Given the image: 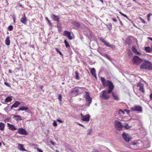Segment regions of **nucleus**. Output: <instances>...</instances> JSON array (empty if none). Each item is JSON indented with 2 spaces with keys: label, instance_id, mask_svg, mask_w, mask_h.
I'll use <instances>...</instances> for the list:
<instances>
[{
  "label": "nucleus",
  "instance_id": "412c9836",
  "mask_svg": "<svg viewBox=\"0 0 152 152\" xmlns=\"http://www.w3.org/2000/svg\"><path fill=\"white\" fill-rule=\"evenodd\" d=\"M104 44L106 46L108 47L111 48H115V46L114 45H111L108 42H107L106 41L105 42V43H104Z\"/></svg>",
  "mask_w": 152,
  "mask_h": 152
},
{
  "label": "nucleus",
  "instance_id": "2eb2a0df",
  "mask_svg": "<svg viewBox=\"0 0 152 152\" xmlns=\"http://www.w3.org/2000/svg\"><path fill=\"white\" fill-rule=\"evenodd\" d=\"M112 93L113 98L115 100L117 101H118L120 100L119 96L118 95L114 94V93L112 91Z\"/></svg>",
  "mask_w": 152,
  "mask_h": 152
},
{
  "label": "nucleus",
  "instance_id": "6e6d98bb",
  "mask_svg": "<svg viewBox=\"0 0 152 152\" xmlns=\"http://www.w3.org/2000/svg\"><path fill=\"white\" fill-rule=\"evenodd\" d=\"M50 142L53 145H55V143L53 142L52 141H50Z\"/></svg>",
  "mask_w": 152,
  "mask_h": 152
},
{
  "label": "nucleus",
  "instance_id": "7c9ffc66",
  "mask_svg": "<svg viewBox=\"0 0 152 152\" xmlns=\"http://www.w3.org/2000/svg\"><path fill=\"white\" fill-rule=\"evenodd\" d=\"M103 56H104L105 57L107 58L109 60H111V58L110 56L107 55L106 54H104L103 55H102Z\"/></svg>",
  "mask_w": 152,
  "mask_h": 152
},
{
  "label": "nucleus",
  "instance_id": "473e14b6",
  "mask_svg": "<svg viewBox=\"0 0 152 152\" xmlns=\"http://www.w3.org/2000/svg\"><path fill=\"white\" fill-rule=\"evenodd\" d=\"M14 117L15 118H17L18 119V120H22V119L21 118V117L19 115H15L14 116Z\"/></svg>",
  "mask_w": 152,
  "mask_h": 152
},
{
  "label": "nucleus",
  "instance_id": "864d4df0",
  "mask_svg": "<svg viewBox=\"0 0 152 152\" xmlns=\"http://www.w3.org/2000/svg\"><path fill=\"white\" fill-rule=\"evenodd\" d=\"M92 152H99V151L97 150H94L92 151Z\"/></svg>",
  "mask_w": 152,
  "mask_h": 152
},
{
  "label": "nucleus",
  "instance_id": "f704fd0d",
  "mask_svg": "<svg viewBox=\"0 0 152 152\" xmlns=\"http://www.w3.org/2000/svg\"><path fill=\"white\" fill-rule=\"evenodd\" d=\"M75 74L76 75L75 78L77 80H79V73L77 72H75Z\"/></svg>",
  "mask_w": 152,
  "mask_h": 152
},
{
  "label": "nucleus",
  "instance_id": "39448f33",
  "mask_svg": "<svg viewBox=\"0 0 152 152\" xmlns=\"http://www.w3.org/2000/svg\"><path fill=\"white\" fill-rule=\"evenodd\" d=\"M114 123L115 128L117 130L120 131L122 129L123 126L120 121L117 120H115V121Z\"/></svg>",
  "mask_w": 152,
  "mask_h": 152
},
{
  "label": "nucleus",
  "instance_id": "a211bd4d",
  "mask_svg": "<svg viewBox=\"0 0 152 152\" xmlns=\"http://www.w3.org/2000/svg\"><path fill=\"white\" fill-rule=\"evenodd\" d=\"M18 148L19 150L22 151H26L24 148L23 145L20 144H18Z\"/></svg>",
  "mask_w": 152,
  "mask_h": 152
},
{
  "label": "nucleus",
  "instance_id": "7ed1b4c3",
  "mask_svg": "<svg viewBox=\"0 0 152 152\" xmlns=\"http://www.w3.org/2000/svg\"><path fill=\"white\" fill-rule=\"evenodd\" d=\"M85 92L86 94L84 96V98L86 100V105L89 106L92 102V99L90 97L89 92L86 91Z\"/></svg>",
  "mask_w": 152,
  "mask_h": 152
},
{
  "label": "nucleus",
  "instance_id": "ea45409f",
  "mask_svg": "<svg viewBox=\"0 0 152 152\" xmlns=\"http://www.w3.org/2000/svg\"><path fill=\"white\" fill-rule=\"evenodd\" d=\"M124 128L126 129H128L130 128V127L128 124H126L125 125Z\"/></svg>",
  "mask_w": 152,
  "mask_h": 152
},
{
  "label": "nucleus",
  "instance_id": "58836bf2",
  "mask_svg": "<svg viewBox=\"0 0 152 152\" xmlns=\"http://www.w3.org/2000/svg\"><path fill=\"white\" fill-rule=\"evenodd\" d=\"M119 13L124 17L126 18L127 19L128 18V17L126 15L122 13L121 12H120Z\"/></svg>",
  "mask_w": 152,
  "mask_h": 152
},
{
  "label": "nucleus",
  "instance_id": "1a4fd4ad",
  "mask_svg": "<svg viewBox=\"0 0 152 152\" xmlns=\"http://www.w3.org/2000/svg\"><path fill=\"white\" fill-rule=\"evenodd\" d=\"M18 133L22 135H26L28 134L26 130L22 128H20L18 129Z\"/></svg>",
  "mask_w": 152,
  "mask_h": 152
},
{
  "label": "nucleus",
  "instance_id": "c756f323",
  "mask_svg": "<svg viewBox=\"0 0 152 152\" xmlns=\"http://www.w3.org/2000/svg\"><path fill=\"white\" fill-rule=\"evenodd\" d=\"M92 129H90L88 130L87 132V134L88 135H90L92 133Z\"/></svg>",
  "mask_w": 152,
  "mask_h": 152
},
{
  "label": "nucleus",
  "instance_id": "72a5a7b5",
  "mask_svg": "<svg viewBox=\"0 0 152 152\" xmlns=\"http://www.w3.org/2000/svg\"><path fill=\"white\" fill-rule=\"evenodd\" d=\"M99 39L100 41H101L104 44L106 42V41L102 37L99 38Z\"/></svg>",
  "mask_w": 152,
  "mask_h": 152
},
{
  "label": "nucleus",
  "instance_id": "f3484780",
  "mask_svg": "<svg viewBox=\"0 0 152 152\" xmlns=\"http://www.w3.org/2000/svg\"><path fill=\"white\" fill-rule=\"evenodd\" d=\"M20 104V102L18 101H16L11 106V108L12 109L13 108H16Z\"/></svg>",
  "mask_w": 152,
  "mask_h": 152
},
{
  "label": "nucleus",
  "instance_id": "c85d7f7f",
  "mask_svg": "<svg viewBox=\"0 0 152 152\" xmlns=\"http://www.w3.org/2000/svg\"><path fill=\"white\" fill-rule=\"evenodd\" d=\"M131 40L129 38H128L126 39V44L128 45H130L131 44Z\"/></svg>",
  "mask_w": 152,
  "mask_h": 152
},
{
  "label": "nucleus",
  "instance_id": "09e8293b",
  "mask_svg": "<svg viewBox=\"0 0 152 152\" xmlns=\"http://www.w3.org/2000/svg\"><path fill=\"white\" fill-rule=\"evenodd\" d=\"M57 121L60 123H63V121L60 119H57Z\"/></svg>",
  "mask_w": 152,
  "mask_h": 152
},
{
  "label": "nucleus",
  "instance_id": "69168bd1",
  "mask_svg": "<svg viewBox=\"0 0 152 152\" xmlns=\"http://www.w3.org/2000/svg\"><path fill=\"white\" fill-rule=\"evenodd\" d=\"M19 5H20V6H21V7H23V5H21V4H20Z\"/></svg>",
  "mask_w": 152,
  "mask_h": 152
},
{
  "label": "nucleus",
  "instance_id": "dca6fc26",
  "mask_svg": "<svg viewBox=\"0 0 152 152\" xmlns=\"http://www.w3.org/2000/svg\"><path fill=\"white\" fill-rule=\"evenodd\" d=\"M9 129L12 130H15L17 129L13 125L7 123Z\"/></svg>",
  "mask_w": 152,
  "mask_h": 152
},
{
  "label": "nucleus",
  "instance_id": "c03bdc74",
  "mask_svg": "<svg viewBox=\"0 0 152 152\" xmlns=\"http://www.w3.org/2000/svg\"><path fill=\"white\" fill-rule=\"evenodd\" d=\"M4 84L6 86H7L10 87V85L9 83H7L6 82H5L4 83Z\"/></svg>",
  "mask_w": 152,
  "mask_h": 152
},
{
  "label": "nucleus",
  "instance_id": "393cba45",
  "mask_svg": "<svg viewBox=\"0 0 152 152\" xmlns=\"http://www.w3.org/2000/svg\"><path fill=\"white\" fill-rule=\"evenodd\" d=\"M145 50L146 52L150 53L152 51V49L149 47H145Z\"/></svg>",
  "mask_w": 152,
  "mask_h": 152
},
{
  "label": "nucleus",
  "instance_id": "bb28decb",
  "mask_svg": "<svg viewBox=\"0 0 152 152\" xmlns=\"http://www.w3.org/2000/svg\"><path fill=\"white\" fill-rule=\"evenodd\" d=\"M73 24L74 25H75L77 27H79L80 26V23H79L77 22L74 21L73 22Z\"/></svg>",
  "mask_w": 152,
  "mask_h": 152
},
{
  "label": "nucleus",
  "instance_id": "bf43d9fd",
  "mask_svg": "<svg viewBox=\"0 0 152 152\" xmlns=\"http://www.w3.org/2000/svg\"><path fill=\"white\" fill-rule=\"evenodd\" d=\"M150 98L152 99V94H151L150 96Z\"/></svg>",
  "mask_w": 152,
  "mask_h": 152
},
{
  "label": "nucleus",
  "instance_id": "4468645a",
  "mask_svg": "<svg viewBox=\"0 0 152 152\" xmlns=\"http://www.w3.org/2000/svg\"><path fill=\"white\" fill-rule=\"evenodd\" d=\"M51 17L54 20L58 22L59 21V18L58 16H56L54 14H52L51 15Z\"/></svg>",
  "mask_w": 152,
  "mask_h": 152
},
{
  "label": "nucleus",
  "instance_id": "a878e982",
  "mask_svg": "<svg viewBox=\"0 0 152 152\" xmlns=\"http://www.w3.org/2000/svg\"><path fill=\"white\" fill-rule=\"evenodd\" d=\"M4 124L2 123H0V129L1 131H3L4 130Z\"/></svg>",
  "mask_w": 152,
  "mask_h": 152
},
{
  "label": "nucleus",
  "instance_id": "e2e57ef3",
  "mask_svg": "<svg viewBox=\"0 0 152 152\" xmlns=\"http://www.w3.org/2000/svg\"><path fill=\"white\" fill-rule=\"evenodd\" d=\"M45 19L46 20H48H48H49L47 17H46L45 18Z\"/></svg>",
  "mask_w": 152,
  "mask_h": 152
},
{
  "label": "nucleus",
  "instance_id": "aec40b11",
  "mask_svg": "<svg viewBox=\"0 0 152 152\" xmlns=\"http://www.w3.org/2000/svg\"><path fill=\"white\" fill-rule=\"evenodd\" d=\"M91 72L94 77L96 78V71L95 69L94 68H92L91 70Z\"/></svg>",
  "mask_w": 152,
  "mask_h": 152
},
{
  "label": "nucleus",
  "instance_id": "0e129e2a",
  "mask_svg": "<svg viewBox=\"0 0 152 152\" xmlns=\"http://www.w3.org/2000/svg\"><path fill=\"white\" fill-rule=\"evenodd\" d=\"M9 73H12L11 70H10V69H9Z\"/></svg>",
  "mask_w": 152,
  "mask_h": 152
},
{
  "label": "nucleus",
  "instance_id": "20e7f679",
  "mask_svg": "<svg viewBox=\"0 0 152 152\" xmlns=\"http://www.w3.org/2000/svg\"><path fill=\"white\" fill-rule=\"evenodd\" d=\"M144 60L142 58H140L138 56H135L133 58L132 61L134 64L138 65L143 62Z\"/></svg>",
  "mask_w": 152,
  "mask_h": 152
},
{
  "label": "nucleus",
  "instance_id": "c9c22d12",
  "mask_svg": "<svg viewBox=\"0 0 152 152\" xmlns=\"http://www.w3.org/2000/svg\"><path fill=\"white\" fill-rule=\"evenodd\" d=\"M107 26L109 30H111L112 29V25L111 23H109L107 25Z\"/></svg>",
  "mask_w": 152,
  "mask_h": 152
},
{
  "label": "nucleus",
  "instance_id": "8fccbe9b",
  "mask_svg": "<svg viewBox=\"0 0 152 152\" xmlns=\"http://www.w3.org/2000/svg\"><path fill=\"white\" fill-rule=\"evenodd\" d=\"M112 19L114 22H116L117 21V20L115 18H112Z\"/></svg>",
  "mask_w": 152,
  "mask_h": 152
},
{
  "label": "nucleus",
  "instance_id": "9d476101",
  "mask_svg": "<svg viewBox=\"0 0 152 152\" xmlns=\"http://www.w3.org/2000/svg\"><path fill=\"white\" fill-rule=\"evenodd\" d=\"M122 137L124 140L127 142H129L130 140L129 135L124 132L122 135Z\"/></svg>",
  "mask_w": 152,
  "mask_h": 152
},
{
  "label": "nucleus",
  "instance_id": "f257e3e1",
  "mask_svg": "<svg viewBox=\"0 0 152 152\" xmlns=\"http://www.w3.org/2000/svg\"><path fill=\"white\" fill-rule=\"evenodd\" d=\"M100 80L104 86H108V89L106 91H102L100 94V97L104 100H107L110 98L109 94L112 93L114 88V86L113 83L108 80H106L104 78L101 77Z\"/></svg>",
  "mask_w": 152,
  "mask_h": 152
},
{
  "label": "nucleus",
  "instance_id": "680f3d73",
  "mask_svg": "<svg viewBox=\"0 0 152 152\" xmlns=\"http://www.w3.org/2000/svg\"><path fill=\"white\" fill-rule=\"evenodd\" d=\"M79 124V125H80V126H82V127H84V126H83V125H82V124Z\"/></svg>",
  "mask_w": 152,
  "mask_h": 152
},
{
  "label": "nucleus",
  "instance_id": "4be33fe9",
  "mask_svg": "<svg viewBox=\"0 0 152 152\" xmlns=\"http://www.w3.org/2000/svg\"><path fill=\"white\" fill-rule=\"evenodd\" d=\"M132 51L135 53L137 55H141V54L138 52L134 47H132Z\"/></svg>",
  "mask_w": 152,
  "mask_h": 152
},
{
  "label": "nucleus",
  "instance_id": "ddd939ff",
  "mask_svg": "<svg viewBox=\"0 0 152 152\" xmlns=\"http://www.w3.org/2000/svg\"><path fill=\"white\" fill-rule=\"evenodd\" d=\"M137 86L139 87V90L142 93L144 92V89L143 88V85L140 83H138L137 84Z\"/></svg>",
  "mask_w": 152,
  "mask_h": 152
},
{
  "label": "nucleus",
  "instance_id": "6ab92c4d",
  "mask_svg": "<svg viewBox=\"0 0 152 152\" xmlns=\"http://www.w3.org/2000/svg\"><path fill=\"white\" fill-rule=\"evenodd\" d=\"M20 21L24 24H26L27 23V19L24 15V17H22L21 18Z\"/></svg>",
  "mask_w": 152,
  "mask_h": 152
},
{
  "label": "nucleus",
  "instance_id": "2f4dec72",
  "mask_svg": "<svg viewBox=\"0 0 152 152\" xmlns=\"http://www.w3.org/2000/svg\"><path fill=\"white\" fill-rule=\"evenodd\" d=\"M64 42L65 46L66 48H68L69 47H70V46L69 45V44L67 43V42L66 40H64Z\"/></svg>",
  "mask_w": 152,
  "mask_h": 152
},
{
  "label": "nucleus",
  "instance_id": "49530a36",
  "mask_svg": "<svg viewBox=\"0 0 152 152\" xmlns=\"http://www.w3.org/2000/svg\"><path fill=\"white\" fill-rule=\"evenodd\" d=\"M53 126H57V124L56 122L55 121H54V122L53 123Z\"/></svg>",
  "mask_w": 152,
  "mask_h": 152
},
{
  "label": "nucleus",
  "instance_id": "cd10ccee",
  "mask_svg": "<svg viewBox=\"0 0 152 152\" xmlns=\"http://www.w3.org/2000/svg\"><path fill=\"white\" fill-rule=\"evenodd\" d=\"M12 100V99L11 97H7L5 99V102H10Z\"/></svg>",
  "mask_w": 152,
  "mask_h": 152
},
{
  "label": "nucleus",
  "instance_id": "e433bc0d",
  "mask_svg": "<svg viewBox=\"0 0 152 152\" xmlns=\"http://www.w3.org/2000/svg\"><path fill=\"white\" fill-rule=\"evenodd\" d=\"M128 55L129 56H131L132 55V51L130 50H128Z\"/></svg>",
  "mask_w": 152,
  "mask_h": 152
},
{
  "label": "nucleus",
  "instance_id": "338daca9",
  "mask_svg": "<svg viewBox=\"0 0 152 152\" xmlns=\"http://www.w3.org/2000/svg\"><path fill=\"white\" fill-rule=\"evenodd\" d=\"M99 0L102 3L103 2V0Z\"/></svg>",
  "mask_w": 152,
  "mask_h": 152
},
{
  "label": "nucleus",
  "instance_id": "b1692460",
  "mask_svg": "<svg viewBox=\"0 0 152 152\" xmlns=\"http://www.w3.org/2000/svg\"><path fill=\"white\" fill-rule=\"evenodd\" d=\"M28 110V108L25 106H22L20 107L19 109H18V110L19 111L20 110L23 111L26 110Z\"/></svg>",
  "mask_w": 152,
  "mask_h": 152
},
{
  "label": "nucleus",
  "instance_id": "4d7b16f0",
  "mask_svg": "<svg viewBox=\"0 0 152 152\" xmlns=\"http://www.w3.org/2000/svg\"><path fill=\"white\" fill-rule=\"evenodd\" d=\"M5 1L6 2V3H7V5H8V4H9V3H8V1H7V0H5Z\"/></svg>",
  "mask_w": 152,
  "mask_h": 152
},
{
  "label": "nucleus",
  "instance_id": "a19ab883",
  "mask_svg": "<svg viewBox=\"0 0 152 152\" xmlns=\"http://www.w3.org/2000/svg\"><path fill=\"white\" fill-rule=\"evenodd\" d=\"M58 99L60 100V101H61L62 100V96L61 94L58 95Z\"/></svg>",
  "mask_w": 152,
  "mask_h": 152
},
{
  "label": "nucleus",
  "instance_id": "de8ad7c7",
  "mask_svg": "<svg viewBox=\"0 0 152 152\" xmlns=\"http://www.w3.org/2000/svg\"><path fill=\"white\" fill-rule=\"evenodd\" d=\"M48 22L49 24V25L50 26H52V23H51L50 21V20H48Z\"/></svg>",
  "mask_w": 152,
  "mask_h": 152
},
{
  "label": "nucleus",
  "instance_id": "37998d69",
  "mask_svg": "<svg viewBox=\"0 0 152 152\" xmlns=\"http://www.w3.org/2000/svg\"><path fill=\"white\" fill-rule=\"evenodd\" d=\"M13 26H12V25L8 27V28L10 31L12 30L13 29Z\"/></svg>",
  "mask_w": 152,
  "mask_h": 152
},
{
  "label": "nucleus",
  "instance_id": "3c124183",
  "mask_svg": "<svg viewBox=\"0 0 152 152\" xmlns=\"http://www.w3.org/2000/svg\"><path fill=\"white\" fill-rule=\"evenodd\" d=\"M12 18H13V20L14 22L15 23V19H16L15 17V16H13L12 17Z\"/></svg>",
  "mask_w": 152,
  "mask_h": 152
},
{
  "label": "nucleus",
  "instance_id": "603ef678",
  "mask_svg": "<svg viewBox=\"0 0 152 152\" xmlns=\"http://www.w3.org/2000/svg\"><path fill=\"white\" fill-rule=\"evenodd\" d=\"M56 50L58 52V53H59V52H60V51L58 49V48H56Z\"/></svg>",
  "mask_w": 152,
  "mask_h": 152
},
{
  "label": "nucleus",
  "instance_id": "f03ea898",
  "mask_svg": "<svg viewBox=\"0 0 152 152\" xmlns=\"http://www.w3.org/2000/svg\"><path fill=\"white\" fill-rule=\"evenodd\" d=\"M143 62L140 66L141 69H152V64L148 60H144Z\"/></svg>",
  "mask_w": 152,
  "mask_h": 152
},
{
  "label": "nucleus",
  "instance_id": "5701e85b",
  "mask_svg": "<svg viewBox=\"0 0 152 152\" xmlns=\"http://www.w3.org/2000/svg\"><path fill=\"white\" fill-rule=\"evenodd\" d=\"M10 44V40L9 37L8 36L7 37L6 39L5 40V44L7 45H9Z\"/></svg>",
  "mask_w": 152,
  "mask_h": 152
},
{
  "label": "nucleus",
  "instance_id": "6e6552de",
  "mask_svg": "<svg viewBox=\"0 0 152 152\" xmlns=\"http://www.w3.org/2000/svg\"><path fill=\"white\" fill-rule=\"evenodd\" d=\"M79 92V89L77 88H75L71 91V93L72 94L73 96H75L78 95Z\"/></svg>",
  "mask_w": 152,
  "mask_h": 152
},
{
  "label": "nucleus",
  "instance_id": "5fc2aeb1",
  "mask_svg": "<svg viewBox=\"0 0 152 152\" xmlns=\"http://www.w3.org/2000/svg\"><path fill=\"white\" fill-rule=\"evenodd\" d=\"M124 111L126 112L127 113H128L129 112V110H124Z\"/></svg>",
  "mask_w": 152,
  "mask_h": 152
},
{
  "label": "nucleus",
  "instance_id": "9b49d317",
  "mask_svg": "<svg viewBox=\"0 0 152 152\" xmlns=\"http://www.w3.org/2000/svg\"><path fill=\"white\" fill-rule=\"evenodd\" d=\"M71 35V33L69 31H65L64 32V35L67 37L69 40H72V37Z\"/></svg>",
  "mask_w": 152,
  "mask_h": 152
},
{
  "label": "nucleus",
  "instance_id": "13d9d810",
  "mask_svg": "<svg viewBox=\"0 0 152 152\" xmlns=\"http://www.w3.org/2000/svg\"><path fill=\"white\" fill-rule=\"evenodd\" d=\"M148 39L152 41V38L151 37H148Z\"/></svg>",
  "mask_w": 152,
  "mask_h": 152
},
{
  "label": "nucleus",
  "instance_id": "052dcab7",
  "mask_svg": "<svg viewBox=\"0 0 152 152\" xmlns=\"http://www.w3.org/2000/svg\"><path fill=\"white\" fill-rule=\"evenodd\" d=\"M59 53V54H60V55H62V53H61V51H60V52H59V53Z\"/></svg>",
  "mask_w": 152,
  "mask_h": 152
},
{
  "label": "nucleus",
  "instance_id": "4c0bfd02",
  "mask_svg": "<svg viewBox=\"0 0 152 152\" xmlns=\"http://www.w3.org/2000/svg\"><path fill=\"white\" fill-rule=\"evenodd\" d=\"M152 15V14L149 13L147 15V19L149 21L150 20V17Z\"/></svg>",
  "mask_w": 152,
  "mask_h": 152
},
{
  "label": "nucleus",
  "instance_id": "a18cd8bd",
  "mask_svg": "<svg viewBox=\"0 0 152 152\" xmlns=\"http://www.w3.org/2000/svg\"><path fill=\"white\" fill-rule=\"evenodd\" d=\"M37 151H38L39 152H43L42 150V149L39 148H37Z\"/></svg>",
  "mask_w": 152,
  "mask_h": 152
},
{
  "label": "nucleus",
  "instance_id": "79ce46f5",
  "mask_svg": "<svg viewBox=\"0 0 152 152\" xmlns=\"http://www.w3.org/2000/svg\"><path fill=\"white\" fill-rule=\"evenodd\" d=\"M138 144V142H137V141H135V142H134L132 143V145L134 146L135 145H137Z\"/></svg>",
  "mask_w": 152,
  "mask_h": 152
},
{
  "label": "nucleus",
  "instance_id": "774afa93",
  "mask_svg": "<svg viewBox=\"0 0 152 152\" xmlns=\"http://www.w3.org/2000/svg\"><path fill=\"white\" fill-rule=\"evenodd\" d=\"M56 152H60L58 150H56Z\"/></svg>",
  "mask_w": 152,
  "mask_h": 152
},
{
  "label": "nucleus",
  "instance_id": "423d86ee",
  "mask_svg": "<svg viewBox=\"0 0 152 152\" xmlns=\"http://www.w3.org/2000/svg\"><path fill=\"white\" fill-rule=\"evenodd\" d=\"M131 110L134 111H137L140 113L142 112V109L141 107L139 106L135 105L131 108Z\"/></svg>",
  "mask_w": 152,
  "mask_h": 152
},
{
  "label": "nucleus",
  "instance_id": "f8f14e48",
  "mask_svg": "<svg viewBox=\"0 0 152 152\" xmlns=\"http://www.w3.org/2000/svg\"><path fill=\"white\" fill-rule=\"evenodd\" d=\"M125 114L124 112L121 110H120L118 111H117L115 115V116H118V117H121L123 116V115Z\"/></svg>",
  "mask_w": 152,
  "mask_h": 152
},
{
  "label": "nucleus",
  "instance_id": "0eeeda50",
  "mask_svg": "<svg viewBox=\"0 0 152 152\" xmlns=\"http://www.w3.org/2000/svg\"><path fill=\"white\" fill-rule=\"evenodd\" d=\"M80 115L81 116V119L83 121L86 122H88L89 121L90 115L89 114L83 115L82 113H81Z\"/></svg>",
  "mask_w": 152,
  "mask_h": 152
}]
</instances>
